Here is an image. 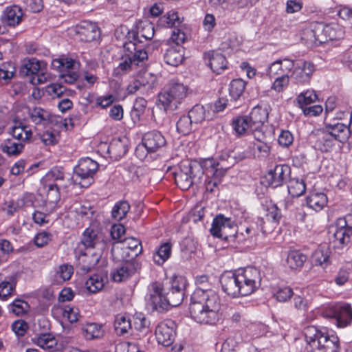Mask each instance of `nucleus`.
Here are the masks:
<instances>
[{
	"label": "nucleus",
	"instance_id": "nucleus-1",
	"mask_svg": "<svg viewBox=\"0 0 352 352\" xmlns=\"http://www.w3.org/2000/svg\"><path fill=\"white\" fill-rule=\"evenodd\" d=\"M261 280L259 270L250 266L223 273L220 277L222 290L233 298L252 294L261 286Z\"/></svg>",
	"mask_w": 352,
	"mask_h": 352
},
{
	"label": "nucleus",
	"instance_id": "nucleus-2",
	"mask_svg": "<svg viewBox=\"0 0 352 352\" xmlns=\"http://www.w3.org/2000/svg\"><path fill=\"white\" fill-rule=\"evenodd\" d=\"M220 298L214 290L195 289L190 298L188 311L197 323L214 324L219 320Z\"/></svg>",
	"mask_w": 352,
	"mask_h": 352
},
{
	"label": "nucleus",
	"instance_id": "nucleus-3",
	"mask_svg": "<svg viewBox=\"0 0 352 352\" xmlns=\"http://www.w3.org/2000/svg\"><path fill=\"white\" fill-rule=\"evenodd\" d=\"M107 248V241L102 233L91 228H87L82 233L76 254L82 256V262H87L83 270L89 271L99 262L102 252Z\"/></svg>",
	"mask_w": 352,
	"mask_h": 352
},
{
	"label": "nucleus",
	"instance_id": "nucleus-4",
	"mask_svg": "<svg viewBox=\"0 0 352 352\" xmlns=\"http://www.w3.org/2000/svg\"><path fill=\"white\" fill-rule=\"evenodd\" d=\"M148 52L145 49L138 47L133 41L126 42L124 44V54L120 63L113 70L116 76L122 75L131 71L137 70L139 67H144L147 65Z\"/></svg>",
	"mask_w": 352,
	"mask_h": 352
},
{
	"label": "nucleus",
	"instance_id": "nucleus-5",
	"mask_svg": "<svg viewBox=\"0 0 352 352\" xmlns=\"http://www.w3.org/2000/svg\"><path fill=\"white\" fill-rule=\"evenodd\" d=\"M305 340L310 352H339V339L335 335L318 329L315 326H308L304 329Z\"/></svg>",
	"mask_w": 352,
	"mask_h": 352
},
{
	"label": "nucleus",
	"instance_id": "nucleus-6",
	"mask_svg": "<svg viewBox=\"0 0 352 352\" xmlns=\"http://www.w3.org/2000/svg\"><path fill=\"white\" fill-rule=\"evenodd\" d=\"M188 87L176 80H170L159 94L157 106L165 112L176 110L187 96Z\"/></svg>",
	"mask_w": 352,
	"mask_h": 352
},
{
	"label": "nucleus",
	"instance_id": "nucleus-7",
	"mask_svg": "<svg viewBox=\"0 0 352 352\" xmlns=\"http://www.w3.org/2000/svg\"><path fill=\"white\" fill-rule=\"evenodd\" d=\"M203 177L204 171L199 163L188 160L182 162L179 170L175 173V182L183 190L189 189L192 185L201 184Z\"/></svg>",
	"mask_w": 352,
	"mask_h": 352
},
{
	"label": "nucleus",
	"instance_id": "nucleus-8",
	"mask_svg": "<svg viewBox=\"0 0 352 352\" xmlns=\"http://www.w3.org/2000/svg\"><path fill=\"white\" fill-rule=\"evenodd\" d=\"M99 167V164L89 157L82 158L78 164L74 168L76 176L75 182L82 188H88L94 182V175Z\"/></svg>",
	"mask_w": 352,
	"mask_h": 352
},
{
	"label": "nucleus",
	"instance_id": "nucleus-9",
	"mask_svg": "<svg viewBox=\"0 0 352 352\" xmlns=\"http://www.w3.org/2000/svg\"><path fill=\"white\" fill-rule=\"evenodd\" d=\"M268 111L267 109L259 106L254 107L248 116H246L250 126V132L254 138L258 142L265 139V123L268 119Z\"/></svg>",
	"mask_w": 352,
	"mask_h": 352
},
{
	"label": "nucleus",
	"instance_id": "nucleus-10",
	"mask_svg": "<svg viewBox=\"0 0 352 352\" xmlns=\"http://www.w3.org/2000/svg\"><path fill=\"white\" fill-rule=\"evenodd\" d=\"M166 144V140L161 132L155 130L148 131L143 135L142 144L136 147V155L139 158H143L145 156L144 148L147 153H155L165 146Z\"/></svg>",
	"mask_w": 352,
	"mask_h": 352
},
{
	"label": "nucleus",
	"instance_id": "nucleus-11",
	"mask_svg": "<svg viewBox=\"0 0 352 352\" xmlns=\"http://www.w3.org/2000/svg\"><path fill=\"white\" fill-rule=\"evenodd\" d=\"M322 316L333 319L338 327L344 328L352 322V309L346 303L332 305L323 311Z\"/></svg>",
	"mask_w": 352,
	"mask_h": 352
},
{
	"label": "nucleus",
	"instance_id": "nucleus-12",
	"mask_svg": "<svg viewBox=\"0 0 352 352\" xmlns=\"http://www.w3.org/2000/svg\"><path fill=\"white\" fill-rule=\"evenodd\" d=\"M164 289L160 283H152L149 285L146 297V305L152 311L164 312L168 310V302L166 301Z\"/></svg>",
	"mask_w": 352,
	"mask_h": 352
},
{
	"label": "nucleus",
	"instance_id": "nucleus-13",
	"mask_svg": "<svg viewBox=\"0 0 352 352\" xmlns=\"http://www.w3.org/2000/svg\"><path fill=\"white\" fill-rule=\"evenodd\" d=\"M186 285L187 280L184 277L179 276L173 278L168 290L167 292L164 290L168 309L170 307H177L182 302Z\"/></svg>",
	"mask_w": 352,
	"mask_h": 352
},
{
	"label": "nucleus",
	"instance_id": "nucleus-14",
	"mask_svg": "<svg viewBox=\"0 0 352 352\" xmlns=\"http://www.w3.org/2000/svg\"><path fill=\"white\" fill-rule=\"evenodd\" d=\"M352 235V214L338 218L335 223L333 238L338 247L342 248L350 241Z\"/></svg>",
	"mask_w": 352,
	"mask_h": 352
},
{
	"label": "nucleus",
	"instance_id": "nucleus-15",
	"mask_svg": "<svg viewBox=\"0 0 352 352\" xmlns=\"http://www.w3.org/2000/svg\"><path fill=\"white\" fill-rule=\"evenodd\" d=\"M314 34L316 40L322 43L342 38L344 36V30L342 25L336 23L319 24Z\"/></svg>",
	"mask_w": 352,
	"mask_h": 352
},
{
	"label": "nucleus",
	"instance_id": "nucleus-16",
	"mask_svg": "<svg viewBox=\"0 0 352 352\" xmlns=\"http://www.w3.org/2000/svg\"><path fill=\"white\" fill-rule=\"evenodd\" d=\"M315 69V65L312 62L305 60H296L291 78L297 85H307L310 82Z\"/></svg>",
	"mask_w": 352,
	"mask_h": 352
},
{
	"label": "nucleus",
	"instance_id": "nucleus-17",
	"mask_svg": "<svg viewBox=\"0 0 352 352\" xmlns=\"http://www.w3.org/2000/svg\"><path fill=\"white\" fill-rule=\"evenodd\" d=\"M28 114L30 120L37 129L47 128L53 122L54 116L52 112L39 106L28 107Z\"/></svg>",
	"mask_w": 352,
	"mask_h": 352
},
{
	"label": "nucleus",
	"instance_id": "nucleus-18",
	"mask_svg": "<svg viewBox=\"0 0 352 352\" xmlns=\"http://www.w3.org/2000/svg\"><path fill=\"white\" fill-rule=\"evenodd\" d=\"M175 322L172 320H166L158 324L155 329V336L159 344L165 346H170L176 336Z\"/></svg>",
	"mask_w": 352,
	"mask_h": 352
},
{
	"label": "nucleus",
	"instance_id": "nucleus-19",
	"mask_svg": "<svg viewBox=\"0 0 352 352\" xmlns=\"http://www.w3.org/2000/svg\"><path fill=\"white\" fill-rule=\"evenodd\" d=\"M314 136L315 148L322 153L331 152L336 146H339L338 142L324 128L316 131Z\"/></svg>",
	"mask_w": 352,
	"mask_h": 352
},
{
	"label": "nucleus",
	"instance_id": "nucleus-20",
	"mask_svg": "<svg viewBox=\"0 0 352 352\" xmlns=\"http://www.w3.org/2000/svg\"><path fill=\"white\" fill-rule=\"evenodd\" d=\"M76 34L79 39L84 42H92L100 38V29L95 23L82 21L76 27Z\"/></svg>",
	"mask_w": 352,
	"mask_h": 352
},
{
	"label": "nucleus",
	"instance_id": "nucleus-21",
	"mask_svg": "<svg viewBox=\"0 0 352 352\" xmlns=\"http://www.w3.org/2000/svg\"><path fill=\"white\" fill-rule=\"evenodd\" d=\"M291 173L289 166L285 164L276 165L273 170H271L267 176L269 185L276 188L283 185Z\"/></svg>",
	"mask_w": 352,
	"mask_h": 352
},
{
	"label": "nucleus",
	"instance_id": "nucleus-22",
	"mask_svg": "<svg viewBox=\"0 0 352 352\" xmlns=\"http://www.w3.org/2000/svg\"><path fill=\"white\" fill-rule=\"evenodd\" d=\"M204 58L210 69L217 74L227 69L228 61L225 56L219 52L211 51L204 54Z\"/></svg>",
	"mask_w": 352,
	"mask_h": 352
},
{
	"label": "nucleus",
	"instance_id": "nucleus-23",
	"mask_svg": "<svg viewBox=\"0 0 352 352\" xmlns=\"http://www.w3.org/2000/svg\"><path fill=\"white\" fill-rule=\"evenodd\" d=\"M23 17V12L21 7L16 5L7 7L1 16V22L10 27L19 25Z\"/></svg>",
	"mask_w": 352,
	"mask_h": 352
},
{
	"label": "nucleus",
	"instance_id": "nucleus-24",
	"mask_svg": "<svg viewBox=\"0 0 352 352\" xmlns=\"http://www.w3.org/2000/svg\"><path fill=\"white\" fill-rule=\"evenodd\" d=\"M42 183H54L63 188H66L70 184L69 174H66L62 168L54 167L42 179Z\"/></svg>",
	"mask_w": 352,
	"mask_h": 352
},
{
	"label": "nucleus",
	"instance_id": "nucleus-25",
	"mask_svg": "<svg viewBox=\"0 0 352 352\" xmlns=\"http://www.w3.org/2000/svg\"><path fill=\"white\" fill-rule=\"evenodd\" d=\"M137 269V263L126 261L112 271V278L115 282L124 281L132 276L136 272Z\"/></svg>",
	"mask_w": 352,
	"mask_h": 352
},
{
	"label": "nucleus",
	"instance_id": "nucleus-26",
	"mask_svg": "<svg viewBox=\"0 0 352 352\" xmlns=\"http://www.w3.org/2000/svg\"><path fill=\"white\" fill-rule=\"evenodd\" d=\"M233 221L231 219L225 217L223 214L217 215L212 221V226L210 230V234L217 238H221L222 234H226L228 226L232 225Z\"/></svg>",
	"mask_w": 352,
	"mask_h": 352
},
{
	"label": "nucleus",
	"instance_id": "nucleus-27",
	"mask_svg": "<svg viewBox=\"0 0 352 352\" xmlns=\"http://www.w3.org/2000/svg\"><path fill=\"white\" fill-rule=\"evenodd\" d=\"M324 129L333 136L338 144L344 142L349 139V130L344 124L337 122L335 124L326 123Z\"/></svg>",
	"mask_w": 352,
	"mask_h": 352
},
{
	"label": "nucleus",
	"instance_id": "nucleus-28",
	"mask_svg": "<svg viewBox=\"0 0 352 352\" xmlns=\"http://www.w3.org/2000/svg\"><path fill=\"white\" fill-rule=\"evenodd\" d=\"M164 59L165 63L169 65L178 66L184 59V47L180 45L170 47L166 50Z\"/></svg>",
	"mask_w": 352,
	"mask_h": 352
},
{
	"label": "nucleus",
	"instance_id": "nucleus-29",
	"mask_svg": "<svg viewBox=\"0 0 352 352\" xmlns=\"http://www.w3.org/2000/svg\"><path fill=\"white\" fill-rule=\"evenodd\" d=\"M46 68L45 62L32 58L23 61L20 72L23 75L33 76L39 73V71L46 70Z\"/></svg>",
	"mask_w": 352,
	"mask_h": 352
},
{
	"label": "nucleus",
	"instance_id": "nucleus-30",
	"mask_svg": "<svg viewBox=\"0 0 352 352\" xmlns=\"http://www.w3.org/2000/svg\"><path fill=\"white\" fill-rule=\"evenodd\" d=\"M306 205L316 212L322 210L327 204L328 199L323 192H313L305 199Z\"/></svg>",
	"mask_w": 352,
	"mask_h": 352
},
{
	"label": "nucleus",
	"instance_id": "nucleus-31",
	"mask_svg": "<svg viewBox=\"0 0 352 352\" xmlns=\"http://www.w3.org/2000/svg\"><path fill=\"white\" fill-rule=\"evenodd\" d=\"M9 133L13 139L27 143L32 138V132L28 129V126L20 122H14Z\"/></svg>",
	"mask_w": 352,
	"mask_h": 352
},
{
	"label": "nucleus",
	"instance_id": "nucleus-32",
	"mask_svg": "<svg viewBox=\"0 0 352 352\" xmlns=\"http://www.w3.org/2000/svg\"><path fill=\"white\" fill-rule=\"evenodd\" d=\"M258 234V226L256 228L252 225L246 227L242 226L235 234V237H236V242L238 243H244L247 241H252L255 240Z\"/></svg>",
	"mask_w": 352,
	"mask_h": 352
},
{
	"label": "nucleus",
	"instance_id": "nucleus-33",
	"mask_svg": "<svg viewBox=\"0 0 352 352\" xmlns=\"http://www.w3.org/2000/svg\"><path fill=\"white\" fill-rule=\"evenodd\" d=\"M132 329L131 321L127 316L118 314L114 320V329L117 335L125 336L129 333Z\"/></svg>",
	"mask_w": 352,
	"mask_h": 352
},
{
	"label": "nucleus",
	"instance_id": "nucleus-34",
	"mask_svg": "<svg viewBox=\"0 0 352 352\" xmlns=\"http://www.w3.org/2000/svg\"><path fill=\"white\" fill-rule=\"evenodd\" d=\"M188 115L194 124H201L206 120L211 119L209 111H207L206 108L201 104L195 105L188 111Z\"/></svg>",
	"mask_w": 352,
	"mask_h": 352
},
{
	"label": "nucleus",
	"instance_id": "nucleus-35",
	"mask_svg": "<svg viewBox=\"0 0 352 352\" xmlns=\"http://www.w3.org/2000/svg\"><path fill=\"white\" fill-rule=\"evenodd\" d=\"M32 341L39 347L48 350L54 349L57 344V341L54 336L49 333L36 335L32 338Z\"/></svg>",
	"mask_w": 352,
	"mask_h": 352
},
{
	"label": "nucleus",
	"instance_id": "nucleus-36",
	"mask_svg": "<svg viewBox=\"0 0 352 352\" xmlns=\"http://www.w3.org/2000/svg\"><path fill=\"white\" fill-rule=\"evenodd\" d=\"M306 261V255L298 250H293L287 254L286 265L292 270H297L301 268Z\"/></svg>",
	"mask_w": 352,
	"mask_h": 352
},
{
	"label": "nucleus",
	"instance_id": "nucleus-37",
	"mask_svg": "<svg viewBox=\"0 0 352 352\" xmlns=\"http://www.w3.org/2000/svg\"><path fill=\"white\" fill-rule=\"evenodd\" d=\"M122 244L121 248L124 252H126L129 256H130L129 251L131 252V257H135L142 252V248L140 241L133 237L124 239L120 241Z\"/></svg>",
	"mask_w": 352,
	"mask_h": 352
},
{
	"label": "nucleus",
	"instance_id": "nucleus-38",
	"mask_svg": "<svg viewBox=\"0 0 352 352\" xmlns=\"http://www.w3.org/2000/svg\"><path fill=\"white\" fill-rule=\"evenodd\" d=\"M182 21L178 12L172 10L159 19L158 24L164 28L177 27L182 23Z\"/></svg>",
	"mask_w": 352,
	"mask_h": 352
},
{
	"label": "nucleus",
	"instance_id": "nucleus-39",
	"mask_svg": "<svg viewBox=\"0 0 352 352\" xmlns=\"http://www.w3.org/2000/svg\"><path fill=\"white\" fill-rule=\"evenodd\" d=\"M84 337L87 340L98 339L103 336L102 327L97 323H87L82 328Z\"/></svg>",
	"mask_w": 352,
	"mask_h": 352
},
{
	"label": "nucleus",
	"instance_id": "nucleus-40",
	"mask_svg": "<svg viewBox=\"0 0 352 352\" xmlns=\"http://www.w3.org/2000/svg\"><path fill=\"white\" fill-rule=\"evenodd\" d=\"M287 190L292 197H298L302 195L306 190L304 179L300 178H291L288 182Z\"/></svg>",
	"mask_w": 352,
	"mask_h": 352
},
{
	"label": "nucleus",
	"instance_id": "nucleus-41",
	"mask_svg": "<svg viewBox=\"0 0 352 352\" xmlns=\"http://www.w3.org/2000/svg\"><path fill=\"white\" fill-rule=\"evenodd\" d=\"M25 143L15 139H8L2 146V151L8 155H18L24 148Z\"/></svg>",
	"mask_w": 352,
	"mask_h": 352
},
{
	"label": "nucleus",
	"instance_id": "nucleus-42",
	"mask_svg": "<svg viewBox=\"0 0 352 352\" xmlns=\"http://www.w3.org/2000/svg\"><path fill=\"white\" fill-rule=\"evenodd\" d=\"M171 254V245L169 243H164L160 245L157 250L153 254V261L159 265H162L168 259Z\"/></svg>",
	"mask_w": 352,
	"mask_h": 352
},
{
	"label": "nucleus",
	"instance_id": "nucleus-43",
	"mask_svg": "<svg viewBox=\"0 0 352 352\" xmlns=\"http://www.w3.org/2000/svg\"><path fill=\"white\" fill-rule=\"evenodd\" d=\"M246 116H238L232 120V126L239 136L244 135L250 132V126Z\"/></svg>",
	"mask_w": 352,
	"mask_h": 352
},
{
	"label": "nucleus",
	"instance_id": "nucleus-44",
	"mask_svg": "<svg viewBox=\"0 0 352 352\" xmlns=\"http://www.w3.org/2000/svg\"><path fill=\"white\" fill-rule=\"evenodd\" d=\"M131 208L130 204L125 200H121L116 203L112 211L111 216L116 221H121L124 219Z\"/></svg>",
	"mask_w": 352,
	"mask_h": 352
},
{
	"label": "nucleus",
	"instance_id": "nucleus-45",
	"mask_svg": "<svg viewBox=\"0 0 352 352\" xmlns=\"http://www.w3.org/2000/svg\"><path fill=\"white\" fill-rule=\"evenodd\" d=\"M246 82L241 79H234L230 83L229 92L230 97L234 100H238L245 91Z\"/></svg>",
	"mask_w": 352,
	"mask_h": 352
},
{
	"label": "nucleus",
	"instance_id": "nucleus-46",
	"mask_svg": "<svg viewBox=\"0 0 352 352\" xmlns=\"http://www.w3.org/2000/svg\"><path fill=\"white\" fill-rule=\"evenodd\" d=\"M15 287V278L12 276L6 278L3 281L0 283V298L6 300L8 296L12 294Z\"/></svg>",
	"mask_w": 352,
	"mask_h": 352
},
{
	"label": "nucleus",
	"instance_id": "nucleus-47",
	"mask_svg": "<svg viewBox=\"0 0 352 352\" xmlns=\"http://www.w3.org/2000/svg\"><path fill=\"white\" fill-rule=\"evenodd\" d=\"M43 190L46 192L47 199L49 202L55 204L60 199V192L58 184L43 183Z\"/></svg>",
	"mask_w": 352,
	"mask_h": 352
},
{
	"label": "nucleus",
	"instance_id": "nucleus-48",
	"mask_svg": "<svg viewBox=\"0 0 352 352\" xmlns=\"http://www.w3.org/2000/svg\"><path fill=\"white\" fill-rule=\"evenodd\" d=\"M317 100L318 96L313 89H307V91L300 93L296 98L297 102L300 108L307 107V105L314 103Z\"/></svg>",
	"mask_w": 352,
	"mask_h": 352
},
{
	"label": "nucleus",
	"instance_id": "nucleus-49",
	"mask_svg": "<svg viewBox=\"0 0 352 352\" xmlns=\"http://www.w3.org/2000/svg\"><path fill=\"white\" fill-rule=\"evenodd\" d=\"M134 328L139 331H149L150 321L142 313L135 314L133 317Z\"/></svg>",
	"mask_w": 352,
	"mask_h": 352
},
{
	"label": "nucleus",
	"instance_id": "nucleus-50",
	"mask_svg": "<svg viewBox=\"0 0 352 352\" xmlns=\"http://www.w3.org/2000/svg\"><path fill=\"white\" fill-rule=\"evenodd\" d=\"M14 74L15 67L12 63H4L0 65V80H3L5 83H8Z\"/></svg>",
	"mask_w": 352,
	"mask_h": 352
},
{
	"label": "nucleus",
	"instance_id": "nucleus-51",
	"mask_svg": "<svg viewBox=\"0 0 352 352\" xmlns=\"http://www.w3.org/2000/svg\"><path fill=\"white\" fill-rule=\"evenodd\" d=\"M193 124L194 123L188 115L183 116L180 117L177 122V130L179 133L182 135H188L191 132Z\"/></svg>",
	"mask_w": 352,
	"mask_h": 352
},
{
	"label": "nucleus",
	"instance_id": "nucleus-52",
	"mask_svg": "<svg viewBox=\"0 0 352 352\" xmlns=\"http://www.w3.org/2000/svg\"><path fill=\"white\" fill-rule=\"evenodd\" d=\"M9 310L15 316H19L25 314L30 306L28 303L21 299H16L9 305Z\"/></svg>",
	"mask_w": 352,
	"mask_h": 352
},
{
	"label": "nucleus",
	"instance_id": "nucleus-53",
	"mask_svg": "<svg viewBox=\"0 0 352 352\" xmlns=\"http://www.w3.org/2000/svg\"><path fill=\"white\" fill-rule=\"evenodd\" d=\"M87 289L91 293H96L104 287L102 278L99 275H94L85 282Z\"/></svg>",
	"mask_w": 352,
	"mask_h": 352
},
{
	"label": "nucleus",
	"instance_id": "nucleus-54",
	"mask_svg": "<svg viewBox=\"0 0 352 352\" xmlns=\"http://www.w3.org/2000/svg\"><path fill=\"white\" fill-rule=\"evenodd\" d=\"M138 78L142 87L146 89H152L157 83V76L152 73L145 72Z\"/></svg>",
	"mask_w": 352,
	"mask_h": 352
},
{
	"label": "nucleus",
	"instance_id": "nucleus-55",
	"mask_svg": "<svg viewBox=\"0 0 352 352\" xmlns=\"http://www.w3.org/2000/svg\"><path fill=\"white\" fill-rule=\"evenodd\" d=\"M61 312L63 317L72 323L76 322L80 316L78 309L71 305L65 306L61 309Z\"/></svg>",
	"mask_w": 352,
	"mask_h": 352
},
{
	"label": "nucleus",
	"instance_id": "nucleus-56",
	"mask_svg": "<svg viewBox=\"0 0 352 352\" xmlns=\"http://www.w3.org/2000/svg\"><path fill=\"white\" fill-rule=\"evenodd\" d=\"M248 7H250L248 0H232L227 5V11L232 15V13H239V10Z\"/></svg>",
	"mask_w": 352,
	"mask_h": 352
},
{
	"label": "nucleus",
	"instance_id": "nucleus-57",
	"mask_svg": "<svg viewBox=\"0 0 352 352\" xmlns=\"http://www.w3.org/2000/svg\"><path fill=\"white\" fill-rule=\"evenodd\" d=\"M289 78L287 74H281L276 78L272 85V89L276 92H281L286 88L289 84Z\"/></svg>",
	"mask_w": 352,
	"mask_h": 352
},
{
	"label": "nucleus",
	"instance_id": "nucleus-58",
	"mask_svg": "<svg viewBox=\"0 0 352 352\" xmlns=\"http://www.w3.org/2000/svg\"><path fill=\"white\" fill-rule=\"evenodd\" d=\"M294 142L293 134L288 130H282L278 138V142L283 148L289 147Z\"/></svg>",
	"mask_w": 352,
	"mask_h": 352
},
{
	"label": "nucleus",
	"instance_id": "nucleus-59",
	"mask_svg": "<svg viewBox=\"0 0 352 352\" xmlns=\"http://www.w3.org/2000/svg\"><path fill=\"white\" fill-rule=\"evenodd\" d=\"M232 154H234V151L229 149L223 151L219 155V161L217 162L219 163V165L224 164L228 167H231L234 164Z\"/></svg>",
	"mask_w": 352,
	"mask_h": 352
},
{
	"label": "nucleus",
	"instance_id": "nucleus-60",
	"mask_svg": "<svg viewBox=\"0 0 352 352\" xmlns=\"http://www.w3.org/2000/svg\"><path fill=\"white\" fill-rule=\"evenodd\" d=\"M73 273L74 268L72 265L63 264L59 266L56 274L61 280L66 281L71 278Z\"/></svg>",
	"mask_w": 352,
	"mask_h": 352
},
{
	"label": "nucleus",
	"instance_id": "nucleus-61",
	"mask_svg": "<svg viewBox=\"0 0 352 352\" xmlns=\"http://www.w3.org/2000/svg\"><path fill=\"white\" fill-rule=\"evenodd\" d=\"M58 62L59 66H60L63 69L65 70V72L76 71L80 66V63L78 61L71 58H63L60 59Z\"/></svg>",
	"mask_w": 352,
	"mask_h": 352
},
{
	"label": "nucleus",
	"instance_id": "nucleus-62",
	"mask_svg": "<svg viewBox=\"0 0 352 352\" xmlns=\"http://www.w3.org/2000/svg\"><path fill=\"white\" fill-rule=\"evenodd\" d=\"M294 293L292 289L289 287H280L274 296L280 302H285L289 300Z\"/></svg>",
	"mask_w": 352,
	"mask_h": 352
},
{
	"label": "nucleus",
	"instance_id": "nucleus-63",
	"mask_svg": "<svg viewBox=\"0 0 352 352\" xmlns=\"http://www.w3.org/2000/svg\"><path fill=\"white\" fill-rule=\"evenodd\" d=\"M328 258L327 252L321 249L316 250L312 255V262L316 265H322L327 262Z\"/></svg>",
	"mask_w": 352,
	"mask_h": 352
},
{
	"label": "nucleus",
	"instance_id": "nucleus-64",
	"mask_svg": "<svg viewBox=\"0 0 352 352\" xmlns=\"http://www.w3.org/2000/svg\"><path fill=\"white\" fill-rule=\"evenodd\" d=\"M283 71V60L279 59L269 65L267 69V74L270 78H272L276 75L281 74Z\"/></svg>",
	"mask_w": 352,
	"mask_h": 352
}]
</instances>
